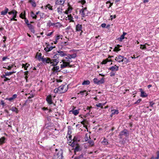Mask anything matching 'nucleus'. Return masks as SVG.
Returning a JSON list of instances; mask_svg holds the SVG:
<instances>
[{"instance_id":"f257e3e1","label":"nucleus","mask_w":159,"mask_h":159,"mask_svg":"<svg viewBox=\"0 0 159 159\" xmlns=\"http://www.w3.org/2000/svg\"><path fill=\"white\" fill-rule=\"evenodd\" d=\"M77 56L76 53L67 54L66 57H64L60 62V68L63 69L66 68H71L74 67V65H70V63L72 61V58H75Z\"/></svg>"},{"instance_id":"f03ea898","label":"nucleus","mask_w":159,"mask_h":159,"mask_svg":"<svg viewBox=\"0 0 159 159\" xmlns=\"http://www.w3.org/2000/svg\"><path fill=\"white\" fill-rule=\"evenodd\" d=\"M67 89L68 88L66 85H61L58 88H55L54 90V92L55 93L60 94L66 92Z\"/></svg>"},{"instance_id":"7ed1b4c3","label":"nucleus","mask_w":159,"mask_h":159,"mask_svg":"<svg viewBox=\"0 0 159 159\" xmlns=\"http://www.w3.org/2000/svg\"><path fill=\"white\" fill-rule=\"evenodd\" d=\"M115 60L119 63L123 62V63L126 64L128 62V60L126 58L119 55L115 57Z\"/></svg>"},{"instance_id":"20e7f679","label":"nucleus","mask_w":159,"mask_h":159,"mask_svg":"<svg viewBox=\"0 0 159 159\" xmlns=\"http://www.w3.org/2000/svg\"><path fill=\"white\" fill-rule=\"evenodd\" d=\"M62 151L61 150L58 151L56 149V152L52 158V159H62Z\"/></svg>"},{"instance_id":"39448f33","label":"nucleus","mask_w":159,"mask_h":159,"mask_svg":"<svg viewBox=\"0 0 159 159\" xmlns=\"http://www.w3.org/2000/svg\"><path fill=\"white\" fill-rule=\"evenodd\" d=\"M80 13L82 16L81 19L84 20V18L85 16H87L88 14L87 8L84 7L81 9L80 11Z\"/></svg>"},{"instance_id":"423d86ee","label":"nucleus","mask_w":159,"mask_h":159,"mask_svg":"<svg viewBox=\"0 0 159 159\" xmlns=\"http://www.w3.org/2000/svg\"><path fill=\"white\" fill-rule=\"evenodd\" d=\"M59 59H51L49 62V64L50 66H52L53 67L57 65L59 62Z\"/></svg>"},{"instance_id":"0eeeda50","label":"nucleus","mask_w":159,"mask_h":159,"mask_svg":"<svg viewBox=\"0 0 159 159\" xmlns=\"http://www.w3.org/2000/svg\"><path fill=\"white\" fill-rule=\"evenodd\" d=\"M45 44L46 45V47L44 48V50L46 52H49L51 51L53 48L55 47V46H50L49 44L47 43H46Z\"/></svg>"},{"instance_id":"6e6552de","label":"nucleus","mask_w":159,"mask_h":159,"mask_svg":"<svg viewBox=\"0 0 159 159\" xmlns=\"http://www.w3.org/2000/svg\"><path fill=\"white\" fill-rule=\"evenodd\" d=\"M61 70L59 66L57 65H56L52 67V71L54 73H56L60 71Z\"/></svg>"},{"instance_id":"1a4fd4ad","label":"nucleus","mask_w":159,"mask_h":159,"mask_svg":"<svg viewBox=\"0 0 159 159\" xmlns=\"http://www.w3.org/2000/svg\"><path fill=\"white\" fill-rule=\"evenodd\" d=\"M128 134V130L126 129H125L121 131L119 134L120 138H122V137L123 135L127 136Z\"/></svg>"},{"instance_id":"9d476101","label":"nucleus","mask_w":159,"mask_h":159,"mask_svg":"<svg viewBox=\"0 0 159 159\" xmlns=\"http://www.w3.org/2000/svg\"><path fill=\"white\" fill-rule=\"evenodd\" d=\"M119 66L116 65H115L113 66L110 67L109 70H111L112 71L114 72L118 71L119 70Z\"/></svg>"},{"instance_id":"9b49d317","label":"nucleus","mask_w":159,"mask_h":159,"mask_svg":"<svg viewBox=\"0 0 159 159\" xmlns=\"http://www.w3.org/2000/svg\"><path fill=\"white\" fill-rule=\"evenodd\" d=\"M63 36L61 35L57 34V36H55V41L54 42V44H57L58 42V40L60 39H62Z\"/></svg>"},{"instance_id":"f8f14e48","label":"nucleus","mask_w":159,"mask_h":159,"mask_svg":"<svg viewBox=\"0 0 159 159\" xmlns=\"http://www.w3.org/2000/svg\"><path fill=\"white\" fill-rule=\"evenodd\" d=\"M46 100L48 103L49 104H52V97L51 95H48L46 98Z\"/></svg>"},{"instance_id":"ddd939ff","label":"nucleus","mask_w":159,"mask_h":159,"mask_svg":"<svg viewBox=\"0 0 159 159\" xmlns=\"http://www.w3.org/2000/svg\"><path fill=\"white\" fill-rule=\"evenodd\" d=\"M65 2V0H56L55 4L57 5H63Z\"/></svg>"},{"instance_id":"4468645a","label":"nucleus","mask_w":159,"mask_h":159,"mask_svg":"<svg viewBox=\"0 0 159 159\" xmlns=\"http://www.w3.org/2000/svg\"><path fill=\"white\" fill-rule=\"evenodd\" d=\"M59 56H60L61 57H64V56H66L67 54L66 53L63 51H62L61 50H59L57 51Z\"/></svg>"},{"instance_id":"2eb2a0df","label":"nucleus","mask_w":159,"mask_h":159,"mask_svg":"<svg viewBox=\"0 0 159 159\" xmlns=\"http://www.w3.org/2000/svg\"><path fill=\"white\" fill-rule=\"evenodd\" d=\"M50 58L48 57L43 58L42 59V61L44 63L49 64Z\"/></svg>"},{"instance_id":"dca6fc26","label":"nucleus","mask_w":159,"mask_h":159,"mask_svg":"<svg viewBox=\"0 0 159 159\" xmlns=\"http://www.w3.org/2000/svg\"><path fill=\"white\" fill-rule=\"evenodd\" d=\"M76 30L77 31H81L82 32V25H81L78 24L76 25Z\"/></svg>"},{"instance_id":"f3484780","label":"nucleus","mask_w":159,"mask_h":159,"mask_svg":"<svg viewBox=\"0 0 159 159\" xmlns=\"http://www.w3.org/2000/svg\"><path fill=\"white\" fill-rule=\"evenodd\" d=\"M127 34V33L123 32V34L121 35L120 38H118V40L120 41H121L125 38V36Z\"/></svg>"},{"instance_id":"a211bd4d","label":"nucleus","mask_w":159,"mask_h":159,"mask_svg":"<svg viewBox=\"0 0 159 159\" xmlns=\"http://www.w3.org/2000/svg\"><path fill=\"white\" fill-rule=\"evenodd\" d=\"M17 97V95L16 94H14L11 97L7 98V100H9L10 101H12L14 99L16 98Z\"/></svg>"},{"instance_id":"6ab92c4d","label":"nucleus","mask_w":159,"mask_h":159,"mask_svg":"<svg viewBox=\"0 0 159 159\" xmlns=\"http://www.w3.org/2000/svg\"><path fill=\"white\" fill-rule=\"evenodd\" d=\"M27 26L31 32L33 33H35V30L34 29V27L31 24H30V25H28Z\"/></svg>"},{"instance_id":"aec40b11","label":"nucleus","mask_w":159,"mask_h":159,"mask_svg":"<svg viewBox=\"0 0 159 159\" xmlns=\"http://www.w3.org/2000/svg\"><path fill=\"white\" fill-rule=\"evenodd\" d=\"M9 11L8 8L6 7L4 10L2 11L1 12V14L2 15H6Z\"/></svg>"},{"instance_id":"412c9836","label":"nucleus","mask_w":159,"mask_h":159,"mask_svg":"<svg viewBox=\"0 0 159 159\" xmlns=\"http://www.w3.org/2000/svg\"><path fill=\"white\" fill-rule=\"evenodd\" d=\"M53 26L57 28H60L62 26V25L59 22H57L54 23Z\"/></svg>"},{"instance_id":"4be33fe9","label":"nucleus","mask_w":159,"mask_h":159,"mask_svg":"<svg viewBox=\"0 0 159 159\" xmlns=\"http://www.w3.org/2000/svg\"><path fill=\"white\" fill-rule=\"evenodd\" d=\"M72 10V8L70 7H69L67 8V10H66L65 12V13L66 14L68 15L69 13H70Z\"/></svg>"},{"instance_id":"5701e85b","label":"nucleus","mask_w":159,"mask_h":159,"mask_svg":"<svg viewBox=\"0 0 159 159\" xmlns=\"http://www.w3.org/2000/svg\"><path fill=\"white\" fill-rule=\"evenodd\" d=\"M111 116H112V115L115 114H117L119 113V111L117 110H111Z\"/></svg>"},{"instance_id":"b1692460","label":"nucleus","mask_w":159,"mask_h":159,"mask_svg":"<svg viewBox=\"0 0 159 159\" xmlns=\"http://www.w3.org/2000/svg\"><path fill=\"white\" fill-rule=\"evenodd\" d=\"M20 17L22 19H24L25 17V11H24L23 12H22L20 15Z\"/></svg>"},{"instance_id":"393cba45","label":"nucleus","mask_w":159,"mask_h":159,"mask_svg":"<svg viewBox=\"0 0 159 159\" xmlns=\"http://www.w3.org/2000/svg\"><path fill=\"white\" fill-rule=\"evenodd\" d=\"M29 2L30 3L32 7H35L36 6V4L34 0H29Z\"/></svg>"},{"instance_id":"a878e982","label":"nucleus","mask_w":159,"mask_h":159,"mask_svg":"<svg viewBox=\"0 0 159 159\" xmlns=\"http://www.w3.org/2000/svg\"><path fill=\"white\" fill-rule=\"evenodd\" d=\"M112 61L111 60L109 59L108 58L106 59L103 60L102 62V64H105L108 62Z\"/></svg>"},{"instance_id":"bb28decb","label":"nucleus","mask_w":159,"mask_h":159,"mask_svg":"<svg viewBox=\"0 0 159 159\" xmlns=\"http://www.w3.org/2000/svg\"><path fill=\"white\" fill-rule=\"evenodd\" d=\"M17 12L14 10H12L11 11L8 12V14L9 15H11L12 14L13 16L15 15V14H17Z\"/></svg>"},{"instance_id":"cd10ccee","label":"nucleus","mask_w":159,"mask_h":159,"mask_svg":"<svg viewBox=\"0 0 159 159\" xmlns=\"http://www.w3.org/2000/svg\"><path fill=\"white\" fill-rule=\"evenodd\" d=\"M68 19L70 20V22H74V21L73 20V18L71 15L70 14L68 15Z\"/></svg>"},{"instance_id":"c85d7f7f","label":"nucleus","mask_w":159,"mask_h":159,"mask_svg":"<svg viewBox=\"0 0 159 159\" xmlns=\"http://www.w3.org/2000/svg\"><path fill=\"white\" fill-rule=\"evenodd\" d=\"M102 143L104 145H107L108 144V142L107 139L105 138L103 139V140L102 141Z\"/></svg>"},{"instance_id":"c756f323","label":"nucleus","mask_w":159,"mask_h":159,"mask_svg":"<svg viewBox=\"0 0 159 159\" xmlns=\"http://www.w3.org/2000/svg\"><path fill=\"white\" fill-rule=\"evenodd\" d=\"M148 95L146 93H145L143 91H141V96L143 98L146 97Z\"/></svg>"},{"instance_id":"7c9ffc66","label":"nucleus","mask_w":159,"mask_h":159,"mask_svg":"<svg viewBox=\"0 0 159 159\" xmlns=\"http://www.w3.org/2000/svg\"><path fill=\"white\" fill-rule=\"evenodd\" d=\"M30 65V64L27 63L25 64H22V67H24L25 70H27V68L29 67V66Z\"/></svg>"},{"instance_id":"2f4dec72","label":"nucleus","mask_w":159,"mask_h":159,"mask_svg":"<svg viewBox=\"0 0 159 159\" xmlns=\"http://www.w3.org/2000/svg\"><path fill=\"white\" fill-rule=\"evenodd\" d=\"M30 16L32 18L36 19L37 17V16L34 13L33 11H31L30 13Z\"/></svg>"},{"instance_id":"473e14b6","label":"nucleus","mask_w":159,"mask_h":159,"mask_svg":"<svg viewBox=\"0 0 159 159\" xmlns=\"http://www.w3.org/2000/svg\"><path fill=\"white\" fill-rule=\"evenodd\" d=\"M11 110L13 112H15L16 113H18V109L16 108V107H12Z\"/></svg>"},{"instance_id":"72a5a7b5","label":"nucleus","mask_w":159,"mask_h":159,"mask_svg":"<svg viewBox=\"0 0 159 159\" xmlns=\"http://www.w3.org/2000/svg\"><path fill=\"white\" fill-rule=\"evenodd\" d=\"M80 94L81 95H84V94L85 93L86 94V96H87V95L88 94V92H87V91L86 90H84L83 91H80L78 94Z\"/></svg>"},{"instance_id":"f704fd0d","label":"nucleus","mask_w":159,"mask_h":159,"mask_svg":"<svg viewBox=\"0 0 159 159\" xmlns=\"http://www.w3.org/2000/svg\"><path fill=\"white\" fill-rule=\"evenodd\" d=\"M79 110H75L72 111V113L75 116L77 115L79 113Z\"/></svg>"},{"instance_id":"c9c22d12","label":"nucleus","mask_w":159,"mask_h":159,"mask_svg":"<svg viewBox=\"0 0 159 159\" xmlns=\"http://www.w3.org/2000/svg\"><path fill=\"white\" fill-rule=\"evenodd\" d=\"M90 83V82L89 80H84L82 83L83 85H88Z\"/></svg>"},{"instance_id":"e433bc0d","label":"nucleus","mask_w":159,"mask_h":159,"mask_svg":"<svg viewBox=\"0 0 159 159\" xmlns=\"http://www.w3.org/2000/svg\"><path fill=\"white\" fill-rule=\"evenodd\" d=\"M54 23H52L51 20H49L47 23V26L50 27L51 26H53Z\"/></svg>"},{"instance_id":"4c0bfd02","label":"nucleus","mask_w":159,"mask_h":159,"mask_svg":"<svg viewBox=\"0 0 159 159\" xmlns=\"http://www.w3.org/2000/svg\"><path fill=\"white\" fill-rule=\"evenodd\" d=\"M5 138L4 137H2L0 139V144H2L5 143Z\"/></svg>"},{"instance_id":"58836bf2","label":"nucleus","mask_w":159,"mask_h":159,"mask_svg":"<svg viewBox=\"0 0 159 159\" xmlns=\"http://www.w3.org/2000/svg\"><path fill=\"white\" fill-rule=\"evenodd\" d=\"M104 82V80L103 78H102L100 80H98V84H100L103 83Z\"/></svg>"},{"instance_id":"ea45409f","label":"nucleus","mask_w":159,"mask_h":159,"mask_svg":"<svg viewBox=\"0 0 159 159\" xmlns=\"http://www.w3.org/2000/svg\"><path fill=\"white\" fill-rule=\"evenodd\" d=\"M66 137L67 138L68 142H69V143H70L71 141H72L71 136L69 134L68 135H67Z\"/></svg>"},{"instance_id":"a19ab883","label":"nucleus","mask_w":159,"mask_h":159,"mask_svg":"<svg viewBox=\"0 0 159 159\" xmlns=\"http://www.w3.org/2000/svg\"><path fill=\"white\" fill-rule=\"evenodd\" d=\"M80 148L78 145H76L74 149V152H75L80 151Z\"/></svg>"},{"instance_id":"79ce46f5","label":"nucleus","mask_w":159,"mask_h":159,"mask_svg":"<svg viewBox=\"0 0 159 159\" xmlns=\"http://www.w3.org/2000/svg\"><path fill=\"white\" fill-rule=\"evenodd\" d=\"M13 66L14 65H9V66L6 67V68L8 70H10L13 67Z\"/></svg>"},{"instance_id":"37998d69","label":"nucleus","mask_w":159,"mask_h":159,"mask_svg":"<svg viewBox=\"0 0 159 159\" xmlns=\"http://www.w3.org/2000/svg\"><path fill=\"white\" fill-rule=\"evenodd\" d=\"M74 159H84L83 156L82 155H80L78 156L75 157Z\"/></svg>"},{"instance_id":"c03bdc74","label":"nucleus","mask_w":159,"mask_h":159,"mask_svg":"<svg viewBox=\"0 0 159 159\" xmlns=\"http://www.w3.org/2000/svg\"><path fill=\"white\" fill-rule=\"evenodd\" d=\"M14 73H15L14 72H7L5 73V75H7V76L10 75Z\"/></svg>"},{"instance_id":"a18cd8bd","label":"nucleus","mask_w":159,"mask_h":159,"mask_svg":"<svg viewBox=\"0 0 159 159\" xmlns=\"http://www.w3.org/2000/svg\"><path fill=\"white\" fill-rule=\"evenodd\" d=\"M46 7L49 9L50 10H52V6H51L50 4H48L46 5Z\"/></svg>"},{"instance_id":"49530a36","label":"nucleus","mask_w":159,"mask_h":159,"mask_svg":"<svg viewBox=\"0 0 159 159\" xmlns=\"http://www.w3.org/2000/svg\"><path fill=\"white\" fill-rule=\"evenodd\" d=\"M43 57H42V54L40 53L38 57V59L40 61V60H42V59L43 58Z\"/></svg>"},{"instance_id":"de8ad7c7","label":"nucleus","mask_w":159,"mask_h":159,"mask_svg":"<svg viewBox=\"0 0 159 159\" xmlns=\"http://www.w3.org/2000/svg\"><path fill=\"white\" fill-rule=\"evenodd\" d=\"M88 143L91 146H93L94 144V142L93 140H90L89 141Z\"/></svg>"},{"instance_id":"09e8293b","label":"nucleus","mask_w":159,"mask_h":159,"mask_svg":"<svg viewBox=\"0 0 159 159\" xmlns=\"http://www.w3.org/2000/svg\"><path fill=\"white\" fill-rule=\"evenodd\" d=\"M57 11L58 12L59 14H61L62 12V9L61 8H60V7H58L57 8Z\"/></svg>"},{"instance_id":"8fccbe9b","label":"nucleus","mask_w":159,"mask_h":159,"mask_svg":"<svg viewBox=\"0 0 159 159\" xmlns=\"http://www.w3.org/2000/svg\"><path fill=\"white\" fill-rule=\"evenodd\" d=\"M59 57V55L57 53L54 55L53 58H54V59H58Z\"/></svg>"},{"instance_id":"3c124183","label":"nucleus","mask_w":159,"mask_h":159,"mask_svg":"<svg viewBox=\"0 0 159 159\" xmlns=\"http://www.w3.org/2000/svg\"><path fill=\"white\" fill-rule=\"evenodd\" d=\"M24 20L25 22V23H26V24H27V26L28 25H30V24L29 23V20L26 18H24Z\"/></svg>"},{"instance_id":"603ef678","label":"nucleus","mask_w":159,"mask_h":159,"mask_svg":"<svg viewBox=\"0 0 159 159\" xmlns=\"http://www.w3.org/2000/svg\"><path fill=\"white\" fill-rule=\"evenodd\" d=\"M93 82L95 84H98V80L96 78H95L93 80Z\"/></svg>"},{"instance_id":"864d4df0","label":"nucleus","mask_w":159,"mask_h":159,"mask_svg":"<svg viewBox=\"0 0 159 159\" xmlns=\"http://www.w3.org/2000/svg\"><path fill=\"white\" fill-rule=\"evenodd\" d=\"M120 50V49H119V48L117 47H116L114 49V51L115 52H118Z\"/></svg>"},{"instance_id":"5fc2aeb1","label":"nucleus","mask_w":159,"mask_h":159,"mask_svg":"<svg viewBox=\"0 0 159 159\" xmlns=\"http://www.w3.org/2000/svg\"><path fill=\"white\" fill-rule=\"evenodd\" d=\"M79 2L80 3L84 5L86 3V1L85 0H81L79 1Z\"/></svg>"},{"instance_id":"6e6d98bb","label":"nucleus","mask_w":159,"mask_h":159,"mask_svg":"<svg viewBox=\"0 0 159 159\" xmlns=\"http://www.w3.org/2000/svg\"><path fill=\"white\" fill-rule=\"evenodd\" d=\"M110 76L111 77L114 76L115 75V72H111L110 73Z\"/></svg>"},{"instance_id":"4d7b16f0","label":"nucleus","mask_w":159,"mask_h":159,"mask_svg":"<svg viewBox=\"0 0 159 159\" xmlns=\"http://www.w3.org/2000/svg\"><path fill=\"white\" fill-rule=\"evenodd\" d=\"M73 141L77 143L78 141L77 138L75 136L74 137V139H73Z\"/></svg>"},{"instance_id":"13d9d810","label":"nucleus","mask_w":159,"mask_h":159,"mask_svg":"<svg viewBox=\"0 0 159 159\" xmlns=\"http://www.w3.org/2000/svg\"><path fill=\"white\" fill-rule=\"evenodd\" d=\"M95 106L97 107H100L102 106V103H98V104H96L95 105Z\"/></svg>"},{"instance_id":"bf43d9fd","label":"nucleus","mask_w":159,"mask_h":159,"mask_svg":"<svg viewBox=\"0 0 159 159\" xmlns=\"http://www.w3.org/2000/svg\"><path fill=\"white\" fill-rule=\"evenodd\" d=\"M77 143L75 142L74 141H73L72 143L71 144V146H72V147H74L75 146V145Z\"/></svg>"},{"instance_id":"052dcab7","label":"nucleus","mask_w":159,"mask_h":159,"mask_svg":"<svg viewBox=\"0 0 159 159\" xmlns=\"http://www.w3.org/2000/svg\"><path fill=\"white\" fill-rule=\"evenodd\" d=\"M10 20L11 21L12 20H14V21H17V20L16 19H14V18H13L12 17V18H10Z\"/></svg>"},{"instance_id":"680f3d73","label":"nucleus","mask_w":159,"mask_h":159,"mask_svg":"<svg viewBox=\"0 0 159 159\" xmlns=\"http://www.w3.org/2000/svg\"><path fill=\"white\" fill-rule=\"evenodd\" d=\"M110 17L111 18V20H112L113 19L116 18V15H114V16L111 15L110 16Z\"/></svg>"},{"instance_id":"e2e57ef3","label":"nucleus","mask_w":159,"mask_h":159,"mask_svg":"<svg viewBox=\"0 0 159 159\" xmlns=\"http://www.w3.org/2000/svg\"><path fill=\"white\" fill-rule=\"evenodd\" d=\"M53 31H52L51 32L48 33L47 34V36H51L52 34L53 33Z\"/></svg>"},{"instance_id":"0e129e2a","label":"nucleus","mask_w":159,"mask_h":159,"mask_svg":"<svg viewBox=\"0 0 159 159\" xmlns=\"http://www.w3.org/2000/svg\"><path fill=\"white\" fill-rule=\"evenodd\" d=\"M141 100L140 99H139L137 101H136L135 103L134 104H137L140 103V102H141Z\"/></svg>"},{"instance_id":"69168bd1","label":"nucleus","mask_w":159,"mask_h":159,"mask_svg":"<svg viewBox=\"0 0 159 159\" xmlns=\"http://www.w3.org/2000/svg\"><path fill=\"white\" fill-rule=\"evenodd\" d=\"M106 25L105 23H102L101 25V26L102 28H105Z\"/></svg>"},{"instance_id":"338daca9","label":"nucleus","mask_w":159,"mask_h":159,"mask_svg":"<svg viewBox=\"0 0 159 159\" xmlns=\"http://www.w3.org/2000/svg\"><path fill=\"white\" fill-rule=\"evenodd\" d=\"M1 104L3 106H4L5 105V103L4 102L3 100H1Z\"/></svg>"},{"instance_id":"774afa93","label":"nucleus","mask_w":159,"mask_h":159,"mask_svg":"<svg viewBox=\"0 0 159 159\" xmlns=\"http://www.w3.org/2000/svg\"><path fill=\"white\" fill-rule=\"evenodd\" d=\"M62 72L64 73H66L68 72V71L67 70H64Z\"/></svg>"}]
</instances>
